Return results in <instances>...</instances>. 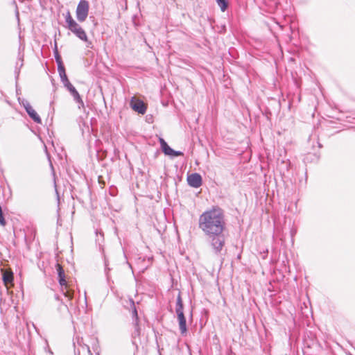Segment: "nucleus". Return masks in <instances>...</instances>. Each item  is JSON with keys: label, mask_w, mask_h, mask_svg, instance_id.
Returning a JSON list of instances; mask_svg holds the SVG:
<instances>
[{"label": "nucleus", "mask_w": 355, "mask_h": 355, "mask_svg": "<svg viewBox=\"0 0 355 355\" xmlns=\"http://www.w3.org/2000/svg\"><path fill=\"white\" fill-rule=\"evenodd\" d=\"M198 227L208 240L215 254H220L225 245V216L223 210L213 207L199 216Z\"/></svg>", "instance_id": "obj_1"}, {"label": "nucleus", "mask_w": 355, "mask_h": 355, "mask_svg": "<svg viewBox=\"0 0 355 355\" xmlns=\"http://www.w3.org/2000/svg\"><path fill=\"white\" fill-rule=\"evenodd\" d=\"M66 27L71 31L80 40L87 42V46L89 47L92 42L88 40V37L85 30L79 25L71 17L69 11H67L65 16Z\"/></svg>", "instance_id": "obj_2"}, {"label": "nucleus", "mask_w": 355, "mask_h": 355, "mask_svg": "<svg viewBox=\"0 0 355 355\" xmlns=\"http://www.w3.org/2000/svg\"><path fill=\"white\" fill-rule=\"evenodd\" d=\"M89 4L87 0H80L77 6L76 15L79 22L86 20L89 14Z\"/></svg>", "instance_id": "obj_3"}, {"label": "nucleus", "mask_w": 355, "mask_h": 355, "mask_svg": "<svg viewBox=\"0 0 355 355\" xmlns=\"http://www.w3.org/2000/svg\"><path fill=\"white\" fill-rule=\"evenodd\" d=\"M56 270L58 272V282L62 287V291L65 297L69 299H71L72 294L70 291L67 290V283L65 278L64 271L62 267V266L59 263L56 265Z\"/></svg>", "instance_id": "obj_4"}, {"label": "nucleus", "mask_w": 355, "mask_h": 355, "mask_svg": "<svg viewBox=\"0 0 355 355\" xmlns=\"http://www.w3.org/2000/svg\"><path fill=\"white\" fill-rule=\"evenodd\" d=\"M20 104L24 107L28 116L37 123H41L42 119L37 113V112L31 105L29 102L26 100H23Z\"/></svg>", "instance_id": "obj_5"}, {"label": "nucleus", "mask_w": 355, "mask_h": 355, "mask_svg": "<svg viewBox=\"0 0 355 355\" xmlns=\"http://www.w3.org/2000/svg\"><path fill=\"white\" fill-rule=\"evenodd\" d=\"M65 87L68 89V91L70 92L71 96L73 97V99L76 102H77L79 105L78 108L83 107H84V102L82 100L79 93L76 89V88L73 86V85L70 83L65 86Z\"/></svg>", "instance_id": "obj_6"}, {"label": "nucleus", "mask_w": 355, "mask_h": 355, "mask_svg": "<svg viewBox=\"0 0 355 355\" xmlns=\"http://www.w3.org/2000/svg\"><path fill=\"white\" fill-rule=\"evenodd\" d=\"M187 182L191 187L198 188L202 185V180L200 174L195 173L187 177Z\"/></svg>", "instance_id": "obj_7"}, {"label": "nucleus", "mask_w": 355, "mask_h": 355, "mask_svg": "<svg viewBox=\"0 0 355 355\" xmlns=\"http://www.w3.org/2000/svg\"><path fill=\"white\" fill-rule=\"evenodd\" d=\"M130 105L132 110L137 112L139 114H144L146 112V106L144 103L141 100H135L133 99L130 102Z\"/></svg>", "instance_id": "obj_8"}, {"label": "nucleus", "mask_w": 355, "mask_h": 355, "mask_svg": "<svg viewBox=\"0 0 355 355\" xmlns=\"http://www.w3.org/2000/svg\"><path fill=\"white\" fill-rule=\"evenodd\" d=\"M175 313L177 314L178 320L185 318L184 314V306L180 293H179L175 304Z\"/></svg>", "instance_id": "obj_9"}, {"label": "nucleus", "mask_w": 355, "mask_h": 355, "mask_svg": "<svg viewBox=\"0 0 355 355\" xmlns=\"http://www.w3.org/2000/svg\"><path fill=\"white\" fill-rule=\"evenodd\" d=\"M3 272V282L5 285L12 284L13 282V272L10 270H2Z\"/></svg>", "instance_id": "obj_10"}, {"label": "nucleus", "mask_w": 355, "mask_h": 355, "mask_svg": "<svg viewBox=\"0 0 355 355\" xmlns=\"http://www.w3.org/2000/svg\"><path fill=\"white\" fill-rule=\"evenodd\" d=\"M159 144L162 148V151L166 155L171 156L172 154V152H173V149H172L165 141V140L163 138H159Z\"/></svg>", "instance_id": "obj_11"}, {"label": "nucleus", "mask_w": 355, "mask_h": 355, "mask_svg": "<svg viewBox=\"0 0 355 355\" xmlns=\"http://www.w3.org/2000/svg\"><path fill=\"white\" fill-rule=\"evenodd\" d=\"M130 310L131 311V315L132 318V322L139 321L138 313L135 304V302L132 299H130Z\"/></svg>", "instance_id": "obj_12"}, {"label": "nucleus", "mask_w": 355, "mask_h": 355, "mask_svg": "<svg viewBox=\"0 0 355 355\" xmlns=\"http://www.w3.org/2000/svg\"><path fill=\"white\" fill-rule=\"evenodd\" d=\"M24 65V54L19 52L18 58L15 64V73L18 76L19 73L20 69Z\"/></svg>", "instance_id": "obj_13"}, {"label": "nucleus", "mask_w": 355, "mask_h": 355, "mask_svg": "<svg viewBox=\"0 0 355 355\" xmlns=\"http://www.w3.org/2000/svg\"><path fill=\"white\" fill-rule=\"evenodd\" d=\"M133 326H134V330L132 332V338L133 339L136 338H139L141 334V329L139 324V321L132 322Z\"/></svg>", "instance_id": "obj_14"}, {"label": "nucleus", "mask_w": 355, "mask_h": 355, "mask_svg": "<svg viewBox=\"0 0 355 355\" xmlns=\"http://www.w3.org/2000/svg\"><path fill=\"white\" fill-rule=\"evenodd\" d=\"M180 327V331L182 335L186 334L187 331L186 318L180 319L178 320Z\"/></svg>", "instance_id": "obj_15"}, {"label": "nucleus", "mask_w": 355, "mask_h": 355, "mask_svg": "<svg viewBox=\"0 0 355 355\" xmlns=\"http://www.w3.org/2000/svg\"><path fill=\"white\" fill-rule=\"evenodd\" d=\"M53 53H54V56H55L56 62L58 64V66H60V64H63L62 59H61V57H60V54L58 53L56 44H55V48H54Z\"/></svg>", "instance_id": "obj_16"}, {"label": "nucleus", "mask_w": 355, "mask_h": 355, "mask_svg": "<svg viewBox=\"0 0 355 355\" xmlns=\"http://www.w3.org/2000/svg\"><path fill=\"white\" fill-rule=\"evenodd\" d=\"M221 11L224 12L227 8L228 3L226 0H216Z\"/></svg>", "instance_id": "obj_17"}, {"label": "nucleus", "mask_w": 355, "mask_h": 355, "mask_svg": "<svg viewBox=\"0 0 355 355\" xmlns=\"http://www.w3.org/2000/svg\"><path fill=\"white\" fill-rule=\"evenodd\" d=\"M58 311L62 315H64L69 312V309L66 304L61 303L58 308Z\"/></svg>", "instance_id": "obj_18"}, {"label": "nucleus", "mask_w": 355, "mask_h": 355, "mask_svg": "<svg viewBox=\"0 0 355 355\" xmlns=\"http://www.w3.org/2000/svg\"><path fill=\"white\" fill-rule=\"evenodd\" d=\"M58 71L59 72L60 78H64L67 77L66 72H65V69H64V67L63 64H60V66H58Z\"/></svg>", "instance_id": "obj_19"}, {"label": "nucleus", "mask_w": 355, "mask_h": 355, "mask_svg": "<svg viewBox=\"0 0 355 355\" xmlns=\"http://www.w3.org/2000/svg\"><path fill=\"white\" fill-rule=\"evenodd\" d=\"M180 155H183V153L181 152V151H176V150H173V152H172V154H171V157H177V156H180Z\"/></svg>", "instance_id": "obj_20"}, {"label": "nucleus", "mask_w": 355, "mask_h": 355, "mask_svg": "<svg viewBox=\"0 0 355 355\" xmlns=\"http://www.w3.org/2000/svg\"><path fill=\"white\" fill-rule=\"evenodd\" d=\"M61 81L62 82V83L64 84V87L67 86V85L68 83H70L69 79L67 77L66 78H61Z\"/></svg>", "instance_id": "obj_21"}, {"label": "nucleus", "mask_w": 355, "mask_h": 355, "mask_svg": "<svg viewBox=\"0 0 355 355\" xmlns=\"http://www.w3.org/2000/svg\"><path fill=\"white\" fill-rule=\"evenodd\" d=\"M87 347L88 352H89V353H91V351H90V349H89V347L88 346H87Z\"/></svg>", "instance_id": "obj_22"}, {"label": "nucleus", "mask_w": 355, "mask_h": 355, "mask_svg": "<svg viewBox=\"0 0 355 355\" xmlns=\"http://www.w3.org/2000/svg\"><path fill=\"white\" fill-rule=\"evenodd\" d=\"M99 234H100V235H101V236H103V233L100 232Z\"/></svg>", "instance_id": "obj_23"}]
</instances>
